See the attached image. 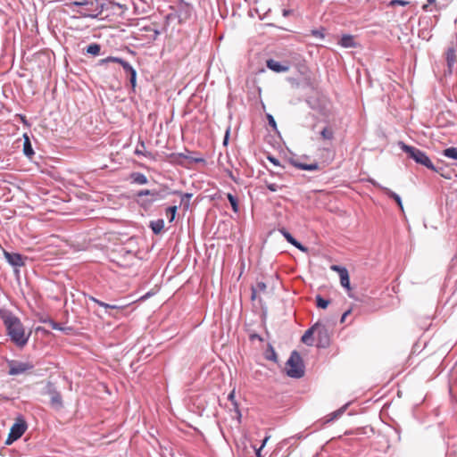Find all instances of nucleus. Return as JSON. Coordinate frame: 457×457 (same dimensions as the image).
Returning a JSON list of instances; mask_svg holds the SVG:
<instances>
[{"instance_id": "f257e3e1", "label": "nucleus", "mask_w": 457, "mask_h": 457, "mask_svg": "<svg viewBox=\"0 0 457 457\" xmlns=\"http://www.w3.org/2000/svg\"><path fill=\"white\" fill-rule=\"evenodd\" d=\"M0 318L11 341L20 348L24 347L29 340L31 331H27L20 319L9 311L0 310Z\"/></svg>"}, {"instance_id": "f03ea898", "label": "nucleus", "mask_w": 457, "mask_h": 457, "mask_svg": "<svg viewBox=\"0 0 457 457\" xmlns=\"http://www.w3.org/2000/svg\"><path fill=\"white\" fill-rule=\"evenodd\" d=\"M398 145L405 154H408L409 158L414 160L417 163L423 165L433 171H436V167L425 152L415 146L408 145L402 141L398 143Z\"/></svg>"}, {"instance_id": "7ed1b4c3", "label": "nucleus", "mask_w": 457, "mask_h": 457, "mask_svg": "<svg viewBox=\"0 0 457 457\" xmlns=\"http://www.w3.org/2000/svg\"><path fill=\"white\" fill-rule=\"evenodd\" d=\"M287 374L290 378H300L304 375V366L301 355L296 352H292L287 363Z\"/></svg>"}, {"instance_id": "20e7f679", "label": "nucleus", "mask_w": 457, "mask_h": 457, "mask_svg": "<svg viewBox=\"0 0 457 457\" xmlns=\"http://www.w3.org/2000/svg\"><path fill=\"white\" fill-rule=\"evenodd\" d=\"M7 364L9 367L8 374L11 376L24 374L27 371L32 370L34 369V364L29 361L24 362L16 360H10L7 361Z\"/></svg>"}, {"instance_id": "39448f33", "label": "nucleus", "mask_w": 457, "mask_h": 457, "mask_svg": "<svg viewBox=\"0 0 457 457\" xmlns=\"http://www.w3.org/2000/svg\"><path fill=\"white\" fill-rule=\"evenodd\" d=\"M317 346L319 348H327L330 345V335L327 327L320 322L315 323Z\"/></svg>"}, {"instance_id": "423d86ee", "label": "nucleus", "mask_w": 457, "mask_h": 457, "mask_svg": "<svg viewBox=\"0 0 457 457\" xmlns=\"http://www.w3.org/2000/svg\"><path fill=\"white\" fill-rule=\"evenodd\" d=\"M170 194H171V192L168 190V187H163L159 190L153 189L151 190V197L147 199H143L141 202H139V204L143 207L150 206L153 203L156 201L165 199L166 196Z\"/></svg>"}, {"instance_id": "0eeeda50", "label": "nucleus", "mask_w": 457, "mask_h": 457, "mask_svg": "<svg viewBox=\"0 0 457 457\" xmlns=\"http://www.w3.org/2000/svg\"><path fill=\"white\" fill-rule=\"evenodd\" d=\"M79 9L76 10L81 17L84 18H97L102 13V9L99 8L97 0H94L93 5L79 6Z\"/></svg>"}, {"instance_id": "6e6552de", "label": "nucleus", "mask_w": 457, "mask_h": 457, "mask_svg": "<svg viewBox=\"0 0 457 457\" xmlns=\"http://www.w3.org/2000/svg\"><path fill=\"white\" fill-rule=\"evenodd\" d=\"M4 256L7 262L14 268H20L25 264L24 258L21 253H10L4 250Z\"/></svg>"}, {"instance_id": "1a4fd4ad", "label": "nucleus", "mask_w": 457, "mask_h": 457, "mask_svg": "<svg viewBox=\"0 0 457 457\" xmlns=\"http://www.w3.org/2000/svg\"><path fill=\"white\" fill-rule=\"evenodd\" d=\"M369 181L376 187L381 189L388 197L394 199L397 205L400 207V209L402 211H403V203H402V199L400 197V195L395 192H393L391 189L386 187H383L382 185H380L378 182H377L376 180L374 179H369Z\"/></svg>"}, {"instance_id": "9d476101", "label": "nucleus", "mask_w": 457, "mask_h": 457, "mask_svg": "<svg viewBox=\"0 0 457 457\" xmlns=\"http://www.w3.org/2000/svg\"><path fill=\"white\" fill-rule=\"evenodd\" d=\"M47 394L51 397V404L55 408L62 407V399L61 394L56 390L52 383L47 384Z\"/></svg>"}, {"instance_id": "9b49d317", "label": "nucleus", "mask_w": 457, "mask_h": 457, "mask_svg": "<svg viewBox=\"0 0 457 457\" xmlns=\"http://www.w3.org/2000/svg\"><path fill=\"white\" fill-rule=\"evenodd\" d=\"M266 65H267V67L270 70H271V71H273L275 72H278V73H279V72H287V71H289V68H290V66H289L287 62H285V63H281V62H279L278 61H275L273 59L267 60Z\"/></svg>"}, {"instance_id": "f8f14e48", "label": "nucleus", "mask_w": 457, "mask_h": 457, "mask_svg": "<svg viewBox=\"0 0 457 457\" xmlns=\"http://www.w3.org/2000/svg\"><path fill=\"white\" fill-rule=\"evenodd\" d=\"M179 157L188 161L189 163H205L204 158L195 156L193 152L187 150L185 153H179Z\"/></svg>"}, {"instance_id": "ddd939ff", "label": "nucleus", "mask_w": 457, "mask_h": 457, "mask_svg": "<svg viewBox=\"0 0 457 457\" xmlns=\"http://www.w3.org/2000/svg\"><path fill=\"white\" fill-rule=\"evenodd\" d=\"M279 232L283 235L288 243L301 251H306V248L300 242H298L286 228H280Z\"/></svg>"}, {"instance_id": "4468645a", "label": "nucleus", "mask_w": 457, "mask_h": 457, "mask_svg": "<svg viewBox=\"0 0 457 457\" xmlns=\"http://www.w3.org/2000/svg\"><path fill=\"white\" fill-rule=\"evenodd\" d=\"M94 0H67L64 4L68 9L75 12L76 6L93 5Z\"/></svg>"}, {"instance_id": "2eb2a0df", "label": "nucleus", "mask_w": 457, "mask_h": 457, "mask_svg": "<svg viewBox=\"0 0 457 457\" xmlns=\"http://www.w3.org/2000/svg\"><path fill=\"white\" fill-rule=\"evenodd\" d=\"M27 425L25 422L21 423H14L10 430V433H12V437L19 439L26 431Z\"/></svg>"}, {"instance_id": "dca6fc26", "label": "nucleus", "mask_w": 457, "mask_h": 457, "mask_svg": "<svg viewBox=\"0 0 457 457\" xmlns=\"http://www.w3.org/2000/svg\"><path fill=\"white\" fill-rule=\"evenodd\" d=\"M290 162L292 163V165L294 167H295L299 170H302L313 171V170H317L319 169V164L317 162L306 164V163L300 162L296 160H291Z\"/></svg>"}, {"instance_id": "f3484780", "label": "nucleus", "mask_w": 457, "mask_h": 457, "mask_svg": "<svg viewBox=\"0 0 457 457\" xmlns=\"http://www.w3.org/2000/svg\"><path fill=\"white\" fill-rule=\"evenodd\" d=\"M339 45L344 48H354L357 46L354 37L349 34L342 36Z\"/></svg>"}, {"instance_id": "a211bd4d", "label": "nucleus", "mask_w": 457, "mask_h": 457, "mask_svg": "<svg viewBox=\"0 0 457 457\" xmlns=\"http://www.w3.org/2000/svg\"><path fill=\"white\" fill-rule=\"evenodd\" d=\"M445 59L448 66L449 72H452V69L456 61V51L454 47H449L445 53Z\"/></svg>"}, {"instance_id": "6ab92c4d", "label": "nucleus", "mask_w": 457, "mask_h": 457, "mask_svg": "<svg viewBox=\"0 0 457 457\" xmlns=\"http://www.w3.org/2000/svg\"><path fill=\"white\" fill-rule=\"evenodd\" d=\"M88 299L90 301H92L93 303L98 304L99 306L105 308L106 310H123L126 307V306H122V305L106 303L104 302L98 300L97 298H96L92 295H89Z\"/></svg>"}, {"instance_id": "aec40b11", "label": "nucleus", "mask_w": 457, "mask_h": 457, "mask_svg": "<svg viewBox=\"0 0 457 457\" xmlns=\"http://www.w3.org/2000/svg\"><path fill=\"white\" fill-rule=\"evenodd\" d=\"M131 183L137 185H145L148 183L147 177L141 172H132L130 174Z\"/></svg>"}, {"instance_id": "412c9836", "label": "nucleus", "mask_w": 457, "mask_h": 457, "mask_svg": "<svg viewBox=\"0 0 457 457\" xmlns=\"http://www.w3.org/2000/svg\"><path fill=\"white\" fill-rule=\"evenodd\" d=\"M316 333L315 324L307 329L302 337V342L307 345H313V334Z\"/></svg>"}, {"instance_id": "4be33fe9", "label": "nucleus", "mask_w": 457, "mask_h": 457, "mask_svg": "<svg viewBox=\"0 0 457 457\" xmlns=\"http://www.w3.org/2000/svg\"><path fill=\"white\" fill-rule=\"evenodd\" d=\"M135 154L137 156H145L149 159H154V155L151 152L145 151V145L143 141L135 149Z\"/></svg>"}, {"instance_id": "5701e85b", "label": "nucleus", "mask_w": 457, "mask_h": 457, "mask_svg": "<svg viewBox=\"0 0 457 457\" xmlns=\"http://www.w3.org/2000/svg\"><path fill=\"white\" fill-rule=\"evenodd\" d=\"M150 228L154 234H160L164 228V220L162 219H158L156 220H152L150 222Z\"/></svg>"}, {"instance_id": "b1692460", "label": "nucleus", "mask_w": 457, "mask_h": 457, "mask_svg": "<svg viewBox=\"0 0 457 457\" xmlns=\"http://www.w3.org/2000/svg\"><path fill=\"white\" fill-rule=\"evenodd\" d=\"M346 409V405L345 406H343L341 408H339L338 410L328 414L326 417H325V423H328V422H331L337 419H338L339 417H341V415L345 412Z\"/></svg>"}, {"instance_id": "393cba45", "label": "nucleus", "mask_w": 457, "mask_h": 457, "mask_svg": "<svg viewBox=\"0 0 457 457\" xmlns=\"http://www.w3.org/2000/svg\"><path fill=\"white\" fill-rule=\"evenodd\" d=\"M23 153L29 158L34 155V150L27 135H24Z\"/></svg>"}, {"instance_id": "a878e982", "label": "nucleus", "mask_w": 457, "mask_h": 457, "mask_svg": "<svg viewBox=\"0 0 457 457\" xmlns=\"http://www.w3.org/2000/svg\"><path fill=\"white\" fill-rule=\"evenodd\" d=\"M339 277L341 286L346 288L347 290H350L351 287L348 270L342 271V274H340Z\"/></svg>"}, {"instance_id": "bb28decb", "label": "nucleus", "mask_w": 457, "mask_h": 457, "mask_svg": "<svg viewBox=\"0 0 457 457\" xmlns=\"http://www.w3.org/2000/svg\"><path fill=\"white\" fill-rule=\"evenodd\" d=\"M320 137L324 140H332L334 138V130L331 128H329V127H325L320 131Z\"/></svg>"}, {"instance_id": "cd10ccee", "label": "nucleus", "mask_w": 457, "mask_h": 457, "mask_svg": "<svg viewBox=\"0 0 457 457\" xmlns=\"http://www.w3.org/2000/svg\"><path fill=\"white\" fill-rule=\"evenodd\" d=\"M100 50H101V46L99 44H96V43H93V44H90L87 49H86V52L89 54H92L94 56H96L100 54Z\"/></svg>"}, {"instance_id": "c85d7f7f", "label": "nucleus", "mask_w": 457, "mask_h": 457, "mask_svg": "<svg viewBox=\"0 0 457 457\" xmlns=\"http://www.w3.org/2000/svg\"><path fill=\"white\" fill-rule=\"evenodd\" d=\"M227 198L231 204L233 212L236 213L238 212L239 205H238L237 198L230 193L227 194Z\"/></svg>"}, {"instance_id": "c756f323", "label": "nucleus", "mask_w": 457, "mask_h": 457, "mask_svg": "<svg viewBox=\"0 0 457 457\" xmlns=\"http://www.w3.org/2000/svg\"><path fill=\"white\" fill-rule=\"evenodd\" d=\"M178 208L179 207L177 205H174V206H170L166 209V215H167L170 222H172L174 220Z\"/></svg>"}, {"instance_id": "7c9ffc66", "label": "nucleus", "mask_w": 457, "mask_h": 457, "mask_svg": "<svg viewBox=\"0 0 457 457\" xmlns=\"http://www.w3.org/2000/svg\"><path fill=\"white\" fill-rule=\"evenodd\" d=\"M316 303L319 308L326 309L329 303V301L324 299L320 295H316Z\"/></svg>"}, {"instance_id": "2f4dec72", "label": "nucleus", "mask_w": 457, "mask_h": 457, "mask_svg": "<svg viewBox=\"0 0 457 457\" xmlns=\"http://www.w3.org/2000/svg\"><path fill=\"white\" fill-rule=\"evenodd\" d=\"M122 62H123L122 58L115 57V56H108V57L101 60V63L117 62V63L121 64Z\"/></svg>"}, {"instance_id": "473e14b6", "label": "nucleus", "mask_w": 457, "mask_h": 457, "mask_svg": "<svg viewBox=\"0 0 457 457\" xmlns=\"http://www.w3.org/2000/svg\"><path fill=\"white\" fill-rule=\"evenodd\" d=\"M137 203L139 204V202H141L143 199H141L143 196H150L151 197V190L149 189H143V190H140L137 193Z\"/></svg>"}, {"instance_id": "72a5a7b5", "label": "nucleus", "mask_w": 457, "mask_h": 457, "mask_svg": "<svg viewBox=\"0 0 457 457\" xmlns=\"http://www.w3.org/2000/svg\"><path fill=\"white\" fill-rule=\"evenodd\" d=\"M311 34L312 36L317 37V38H320V39H323L325 37V34H324V29H312L311 31Z\"/></svg>"}, {"instance_id": "f704fd0d", "label": "nucleus", "mask_w": 457, "mask_h": 457, "mask_svg": "<svg viewBox=\"0 0 457 457\" xmlns=\"http://www.w3.org/2000/svg\"><path fill=\"white\" fill-rule=\"evenodd\" d=\"M124 70V71L129 74L130 72H132L133 71H135V69L125 60H123V62H121L120 64Z\"/></svg>"}, {"instance_id": "c9c22d12", "label": "nucleus", "mask_w": 457, "mask_h": 457, "mask_svg": "<svg viewBox=\"0 0 457 457\" xmlns=\"http://www.w3.org/2000/svg\"><path fill=\"white\" fill-rule=\"evenodd\" d=\"M408 4V2L407 1H404V0H391L389 2V6H395V5H402V6H404V5H407Z\"/></svg>"}, {"instance_id": "e433bc0d", "label": "nucleus", "mask_w": 457, "mask_h": 457, "mask_svg": "<svg viewBox=\"0 0 457 457\" xmlns=\"http://www.w3.org/2000/svg\"><path fill=\"white\" fill-rule=\"evenodd\" d=\"M128 75H129V81H130L131 86L133 87H135L136 80H137V71H136V70L133 71L132 72L129 73Z\"/></svg>"}, {"instance_id": "4c0bfd02", "label": "nucleus", "mask_w": 457, "mask_h": 457, "mask_svg": "<svg viewBox=\"0 0 457 457\" xmlns=\"http://www.w3.org/2000/svg\"><path fill=\"white\" fill-rule=\"evenodd\" d=\"M171 194L173 195H179L182 198V201H184L185 198H187V200H189L191 197H192V194L190 193H185V194H182L181 192L179 191H171Z\"/></svg>"}, {"instance_id": "58836bf2", "label": "nucleus", "mask_w": 457, "mask_h": 457, "mask_svg": "<svg viewBox=\"0 0 457 457\" xmlns=\"http://www.w3.org/2000/svg\"><path fill=\"white\" fill-rule=\"evenodd\" d=\"M267 188L270 191V192H276L278 191L280 187L275 183H270V184H267Z\"/></svg>"}, {"instance_id": "ea45409f", "label": "nucleus", "mask_w": 457, "mask_h": 457, "mask_svg": "<svg viewBox=\"0 0 457 457\" xmlns=\"http://www.w3.org/2000/svg\"><path fill=\"white\" fill-rule=\"evenodd\" d=\"M331 269L333 270L338 272V275L342 274V271L347 270V269L345 267H342V266H339V265H333V266H331Z\"/></svg>"}, {"instance_id": "a19ab883", "label": "nucleus", "mask_w": 457, "mask_h": 457, "mask_svg": "<svg viewBox=\"0 0 457 457\" xmlns=\"http://www.w3.org/2000/svg\"><path fill=\"white\" fill-rule=\"evenodd\" d=\"M267 119H268L269 125L274 129H277V124H276V121H275V119L273 118V116L271 114H268Z\"/></svg>"}, {"instance_id": "79ce46f5", "label": "nucleus", "mask_w": 457, "mask_h": 457, "mask_svg": "<svg viewBox=\"0 0 457 457\" xmlns=\"http://www.w3.org/2000/svg\"><path fill=\"white\" fill-rule=\"evenodd\" d=\"M266 358L268 360L277 361V354H276L275 351L273 350V348L270 349V355L267 354Z\"/></svg>"}, {"instance_id": "37998d69", "label": "nucleus", "mask_w": 457, "mask_h": 457, "mask_svg": "<svg viewBox=\"0 0 457 457\" xmlns=\"http://www.w3.org/2000/svg\"><path fill=\"white\" fill-rule=\"evenodd\" d=\"M436 0H427V4L423 5V10L426 12H431L432 10L429 8V5L434 4Z\"/></svg>"}, {"instance_id": "c03bdc74", "label": "nucleus", "mask_w": 457, "mask_h": 457, "mask_svg": "<svg viewBox=\"0 0 457 457\" xmlns=\"http://www.w3.org/2000/svg\"><path fill=\"white\" fill-rule=\"evenodd\" d=\"M268 160H269L272 164H274L275 166H280V162H279V161H278L277 158H275V157H273V156H269V157H268Z\"/></svg>"}, {"instance_id": "a18cd8bd", "label": "nucleus", "mask_w": 457, "mask_h": 457, "mask_svg": "<svg viewBox=\"0 0 457 457\" xmlns=\"http://www.w3.org/2000/svg\"><path fill=\"white\" fill-rule=\"evenodd\" d=\"M16 440H17V438H14V437L12 438V433H9V436H8L6 441H5V445H12Z\"/></svg>"}, {"instance_id": "49530a36", "label": "nucleus", "mask_w": 457, "mask_h": 457, "mask_svg": "<svg viewBox=\"0 0 457 457\" xmlns=\"http://www.w3.org/2000/svg\"><path fill=\"white\" fill-rule=\"evenodd\" d=\"M228 399L229 401H231L233 404H235V405L237 404V403L235 401V391H232L231 393H229Z\"/></svg>"}, {"instance_id": "de8ad7c7", "label": "nucleus", "mask_w": 457, "mask_h": 457, "mask_svg": "<svg viewBox=\"0 0 457 457\" xmlns=\"http://www.w3.org/2000/svg\"><path fill=\"white\" fill-rule=\"evenodd\" d=\"M270 438V435H266L264 439L262 440V443L261 445V449H263L264 446L266 445L267 442L269 441V439Z\"/></svg>"}, {"instance_id": "09e8293b", "label": "nucleus", "mask_w": 457, "mask_h": 457, "mask_svg": "<svg viewBox=\"0 0 457 457\" xmlns=\"http://www.w3.org/2000/svg\"><path fill=\"white\" fill-rule=\"evenodd\" d=\"M257 287L259 288V290L261 291H265L266 289V284L264 282H259L257 284Z\"/></svg>"}, {"instance_id": "8fccbe9b", "label": "nucleus", "mask_w": 457, "mask_h": 457, "mask_svg": "<svg viewBox=\"0 0 457 457\" xmlns=\"http://www.w3.org/2000/svg\"><path fill=\"white\" fill-rule=\"evenodd\" d=\"M350 312H351V311H350V310H348V311L345 312H344V314H343V315H342V317H341V320H340V321H341V322H344V321L345 320V318L350 314Z\"/></svg>"}, {"instance_id": "3c124183", "label": "nucleus", "mask_w": 457, "mask_h": 457, "mask_svg": "<svg viewBox=\"0 0 457 457\" xmlns=\"http://www.w3.org/2000/svg\"><path fill=\"white\" fill-rule=\"evenodd\" d=\"M254 450H255V454H256V457H262L261 452L262 449H261V447L259 448H255V446H253Z\"/></svg>"}, {"instance_id": "603ef678", "label": "nucleus", "mask_w": 457, "mask_h": 457, "mask_svg": "<svg viewBox=\"0 0 457 457\" xmlns=\"http://www.w3.org/2000/svg\"><path fill=\"white\" fill-rule=\"evenodd\" d=\"M291 13V11L290 10H283V16L287 17L288 16L289 14Z\"/></svg>"}, {"instance_id": "864d4df0", "label": "nucleus", "mask_w": 457, "mask_h": 457, "mask_svg": "<svg viewBox=\"0 0 457 457\" xmlns=\"http://www.w3.org/2000/svg\"><path fill=\"white\" fill-rule=\"evenodd\" d=\"M228 138V131H227V133H226V136H225V138H224V144H226V143H227Z\"/></svg>"}, {"instance_id": "5fc2aeb1", "label": "nucleus", "mask_w": 457, "mask_h": 457, "mask_svg": "<svg viewBox=\"0 0 457 457\" xmlns=\"http://www.w3.org/2000/svg\"><path fill=\"white\" fill-rule=\"evenodd\" d=\"M452 262H453V263L457 262V254H456V255H454V256L453 257V259H452Z\"/></svg>"}, {"instance_id": "6e6d98bb", "label": "nucleus", "mask_w": 457, "mask_h": 457, "mask_svg": "<svg viewBox=\"0 0 457 457\" xmlns=\"http://www.w3.org/2000/svg\"><path fill=\"white\" fill-rule=\"evenodd\" d=\"M106 313L111 317H116V315L112 313L111 312L106 311Z\"/></svg>"}, {"instance_id": "4d7b16f0", "label": "nucleus", "mask_w": 457, "mask_h": 457, "mask_svg": "<svg viewBox=\"0 0 457 457\" xmlns=\"http://www.w3.org/2000/svg\"><path fill=\"white\" fill-rule=\"evenodd\" d=\"M53 328H54V329H60V328L58 327V325H57V324H55V323L53 325Z\"/></svg>"}, {"instance_id": "13d9d810", "label": "nucleus", "mask_w": 457, "mask_h": 457, "mask_svg": "<svg viewBox=\"0 0 457 457\" xmlns=\"http://www.w3.org/2000/svg\"><path fill=\"white\" fill-rule=\"evenodd\" d=\"M148 296H149V293H148V294H146L145 295H144V296L142 297V299H145V298H147Z\"/></svg>"}, {"instance_id": "bf43d9fd", "label": "nucleus", "mask_w": 457, "mask_h": 457, "mask_svg": "<svg viewBox=\"0 0 457 457\" xmlns=\"http://www.w3.org/2000/svg\"><path fill=\"white\" fill-rule=\"evenodd\" d=\"M254 295H255V291L253 290V296H252V297L253 298V297H254Z\"/></svg>"}]
</instances>
